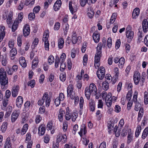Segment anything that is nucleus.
<instances>
[{
	"label": "nucleus",
	"instance_id": "obj_36",
	"mask_svg": "<svg viewBox=\"0 0 148 148\" xmlns=\"http://www.w3.org/2000/svg\"><path fill=\"white\" fill-rule=\"evenodd\" d=\"M17 53V50L15 48L12 49L10 51V56L11 57V59H13L14 58H12L15 56Z\"/></svg>",
	"mask_w": 148,
	"mask_h": 148
},
{
	"label": "nucleus",
	"instance_id": "obj_64",
	"mask_svg": "<svg viewBox=\"0 0 148 148\" xmlns=\"http://www.w3.org/2000/svg\"><path fill=\"white\" fill-rule=\"evenodd\" d=\"M114 109L115 112L117 113L120 112L121 111V108L118 105H116L115 106Z\"/></svg>",
	"mask_w": 148,
	"mask_h": 148
},
{
	"label": "nucleus",
	"instance_id": "obj_52",
	"mask_svg": "<svg viewBox=\"0 0 148 148\" xmlns=\"http://www.w3.org/2000/svg\"><path fill=\"white\" fill-rule=\"evenodd\" d=\"M31 139V134L29 132H28L26 135V139L25 142L26 143H27V142H29L30 141Z\"/></svg>",
	"mask_w": 148,
	"mask_h": 148
},
{
	"label": "nucleus",
	"instance_id": "obj_29",
	"mask_svg": "<svg viewBox=\"0 0 148 148\" xmlns=\"http://www.w3.org/2000/svg\"><path fill=\"white\" fill-rule=\"evenodd\" d=\"M49 36V32L47 30L44 32L42 38L43 42L49 41L48 39Z\"/></svg>",
	"mask_w": 148,
	"mask_h": 148
},
{
	"label": "nucleus",
	"instance_id": "obj_45",
	"mask_svg": "<svg viewBox=\"0 0 148 148\" xmlns=\"http://www.w3.org/2000/svg\"><path fill=\"white\" fill-rule=\"evenodd\" d=\"M73 86L72 84L69 85L67 88V94L71 93L74 92L73 91Z\"/></svg>",
	"mask_w": 148,
	"mask_h": 148
},
{
	"label": "nucleus",
	"instance_id": "obj_11",
	"mask_svg": "<svg viewBox=\"0 0 148 148\" xmlns=\"http://www.w3.org/2000/svg\"><path fill=\"white\" fill-rule=\"evenodd\" d=\"M19 89V86L16 85L14 86L12 90V95L13 97H15L18 95Z\"/></svg>",
	"mask_w": 148,
	"mask_h": 148
},
{
	"label": "nucleus",
	"instance_id": "obj_15",
	"mask_svg": "<svg viewBox=\"0 0 148 148\" xmlns=\"http://www.w3.org/2000/svg\"><path fill=\"white\" fill-rule=\"evenodd\" d=\"M38 134L40 135H43L46 131V126L44 125H40L38 128Z\"/></svg>",
	"mask_w": 148,
	"mask_h": 148
},
{
	"label": "nucleus",
	"instance_id": "obj_7",
	"mask_svg": "<svg viewBox=\"0 0 148 148\" xmlns=\"http://www.w3.org/2000/svg\"><path fill=\"white\" fill-rule=\"evenodd\" d=\"M112 97V94L111 92H108L106 97V104L108 107L110 108L112 105V101L111 99Z\"/></svg>",
	"mask_w": 148,
	"mask_h": 148
},
{
	"label": "nucleus",
	"instance_id": "obj_30",
	"mask_svg": "<svg viewBox=\"0 0 148 148\" xmlns=\"http://www.w3.org/2000/svg\"><path fill=\"white\" fill-rule=\"evenodd\" d=\"M38 63V59L37 57H35L33 60L32 63V68L34 69L37 67Z\"/></svg>",
	"mask_w": 148,
	"mask_h": 148
},
{
	"label": "nucleus",
	"instance_id": "obj_35",
	"mask_svg": "<svg viewBox=\"0 0 148 148\" xmlns=\"http://www.w3.org/2000/svg\"><path fill=\"white\" fill-rule=\"evenodd\" d=\"M28 125L27 124H25L23 127L21 132L22 135H24L27 132L28 129Z\"/></svg>",
	"mask_w": 148,
	"mask_h": 148
},
{
	"label": "nucleus",
	"instance_id": "obj_18",
	"mask_svg": "<svg viewBox=\"0 0 148 148\" xmlns=\"http://www.w3.org/2000/svg\"><path fill=\"white\" fill-rule=\"evenodd\" d=\"M83 132L84 135L86 134L87 133L86 127L84 124L81 126L80 131L78 132V134L81 137L82 136Z\"/></svg>",
	"mask_w": 148,
	"mask_h": 148
},
{
	"label": "nucleus",
	"instance_id": "obj_9",
	"mask_svg": "<svg viewBox=\"0 0 148 148\" xmlns=\"http://www.w3.org/2000/svg\"><path fill=\"white\" fill-rule=\"evenodd\" d=\"M20 113V110H15L14 111L11 115L12 122H14L18 118Z\"/></svg>",
	"mask_w": 148,
	"mask_h": 148
},
{
	"label": "nucleus",
	"instance_id": "obj_4",
	"mask_svg": "<svg viewBox=\"0 0 148 148\" xmlns=\"http://www.w3.org/2000/svg\"><path fill=\"white\" fill-rule=\"evenodd\" d=\"M0 82L2 89H5L7 86H5L8 83V79L6 77H0Z\"/></svg>",
	"mask_w": 148,
	"mask_h": 148
},
{
	"label": "nucleus",
	"instance_id": "obj_55",
	"mask_svg": "<svg viewBox=\"0 0 148 148\" xmlns=\"http://www.w3.org/2000/svg\"><path fill=\"white\" fill-rule=\"evenodd\" d=\"M54 58L52 55H50L48 58V62L50 64H51L54 62Z\"/></svg>",
	"mask_w": 148,
	"mask_h": 148
},
{
	"label": "nucleus",
	"instance_id": "obj_16",
	"mask_svg": "<svg viewBox=\"0 0 148 148\" xmlns=\"http://www.w3.org/2000/svg\"><path fill=\"white\" fill-rule=\"evenodd\" d=\"M5 29L4 26L3 25L0 26V42L3 40L5 35V32L4 31Z\"/></svg>",
	"mask_w": 148,
	"mask_h": 148
},
{
	"label": "nucleus",
	"instance_id": "obj_46",
	"mask_svg": "<svg viewBox=\"0 0 148 148\" xmlns=\"http://www.w3.org/2000/svg\"><path fill=\"white\" fill-rule=\"evenodd\" d=\"M114 78L116 79H118L119 75V69L118 67H115L114 69Z\"/></svg>",
	"mask_w": 148,
	"mask_h": 148
},
{
	"label": "nucleus",
	"instance_id": "obj_2",
	"mask_svg": "<svg viewBox=\"0 0 148 148\" xmlns=\"http://www.w3.org/2000/svg\"><path fill=\"white\" fill-rule=\"evenodd\" d=\"M102 44L101 43H99L97 47V52L95 54L94 61L100 62V58L102 56Z\"/></svg>",
	"mask_w": 148,
	"mask_h": 148
},
{
	"label": "nucleus",
	"instance_id": "obj_22",
	"mask_svg": "<svg viewBox=\"0 0 148 148\" xmlns=\"http://www.w3.org/2000/svg\"><path fill=\"white\" fill-rule=\"evenodd\" d=\"M140 14V10L138 8H136L134 10L132 16L134 19H136L138 16Z\"/></svg>",
	"mask_w": 148,
	"mask_h": 148
},
{
	"label": "nucleus",
	"instance_id": "obj_17",
	"mask_svg": "<svg viewBox=\"0 0 148 148\" xmlns=\"http://www.w3.org/2000/svg\"><path fill=\"white\" fill-rule=\"evenodd\" d=\"M23 103V97L21 96H18L16 100V104L19 108L21 107Z\"/></svg>",
	"mask_w": 148,
	"mask_h": 148
},
{
	"label": "nucleus",
	"instance_id": "obj_6",
	"mask_svg": "<svg viewBox=\"0 0 148 148\" xmlns=\"http://www.w3.org/2000/svg\"><path fill=\"white\" fill-rule=\"evenodd\" d=\"M42 99L44 102L45 101L46 106L48 107L49 106L51 100L50 98L49 97L48 93L47 92L45 93L43 95Z\"/></svg>",
	"mask_w": 148,
	"mask_h": 148
},
{
	"label": "nucleus",
	"instance_id": "obj_44",
	"mask_svg": "<svg viewBox=\"0 0 148 148\" xmlns=\"http://www.w3.org/2000/svg\"><path fill=\"white\" fill-rule=\"evenodd\" d=\"M109 84L108 82L104 81L102 83V87L105 90H107L109 88Z\"/></svg>",
	"mask_w": 148,
	"mask_h": 148
},
{
	"label": "nucleus",
	"instance_id": "obj_21",
	"mask_svg": "<svg viewBox=\"0 0 148 148\" xmlns=\"http://www.w3.org/2000/svg\"><path fill=\"white\" fill-rule=\"evenodd\" d=\"M71 111L69 110V108L68 107H67L65 115V119L67 121L70 120L71 117Z\"/></svg>",
	"mask_w": 148,
	"mask_h": 148
},
{
	"label": "nucleus",
	"instance_id": "obj_24",
	"mask_svg": "<svg viewBox=\"0 0 148 148\" xmlns=\"http://www.w3.org/2000/svg\"><path fill=\"white\" fill-rule=\"evenodd\" d=\"M58 46L60 49H62L64 46V39L61 37L58 38Z\"/></svg>",
	"mask_w": 148,
	"mask_h": 148
},
{
	"label": "nucleus",
	"instance_id": "obj_63",
	"mask_svg": "<svg viewBox=\"0 0 148 148\" xmlns=\"http://www.w3.org/2000/svg\"><path fill=\"white\" fill-rule=\"evenodd\" d=\"M53 125V123L52 121H50L48 122L47 125V130H51Z\"/></svg>",
	"mask_w": 148,
	"mask_h": 148
},
{
	"label": "nucleus",
	"instance_id": "obj_28",
	"mask_svg": "<svg viewBox=\"0 0 148 148\" xmlns=\"http://www.w3.org/2000/svg\"><path fill=\"white\" fill-rule=\"evenodd\" d=\"M125 64V59L124 57H122L120 58L119 62L118 67L120 69H122L124 66Z\"/></svg>",
	"mask_w": 148,
	"mask_h": 148
},
{
	"label": "nucleus",
	"instance_id": "obj_59",
	"mask_svg": "<svg viewBox=\"0 0 148 148\" xmlns=\"http://www.w3.org/2000/svg\"><path fill=\"white\" fill-rule=\"evenodd\" d=\"M60 63L61 64L60 69V71H63L66 68V63L64 62H61Z\"/></svg>",
	"mask_w": 148,
	"mask_h": 148
},
{
	"label": "nucleus",
	"instance_id": "obj_38",
	"mask_svg": "<svg viewBox=\"0 0 148 148\" xmlns=\"http://www.w3.org/2000/svg\"><path fill=\"white\" fill-rule=\"evenodd\" d=\"M19 22H18L17 20H15L13 25L12 30V31L14 32L17 29L18 27V25Z\"/></svg>",
	"mask_w": 148,
	"mask_h": 148
},
{
	"label": "nucleus",
	"instance_id": "obj_1",
	"mask_svg": "<svg viewBox=\"0 0 148 148\" xmlns=\"http://www.w3.org/2000/svg\"><path fill=\"white\" fill-rule=\"evenodd\" d=\"M97 92L96 86L93 83L90 84L89 86L86 87L85 89V95L88 99H90L91 94L95 95Z\"/></svg>",
	"mask_w": 148,
	"mask_h": 148
},
{
	"label": "nucleus",
	"instance_id": "obj_60",
	"mask_svg": "<svg viewBox=\"0 0 148 148\" xmlns=\"http://www.w3.org/2000/svg\"><path fill=\"white\" fill-rule=\"evenodd\" d=\"M35 18V13L33 12L30 13L28 15V18L30 20H32Z\"/></svg>",
	"mask_w": 148,
	"mask_h": 148
},
{
	"label": "nucleus",
	"instance_id": "obj_47",
	"mask_svg": "<svg viewBox=\"0 0 148 148\" xmlns=\"http://www.w3.org/2000/svg\"><path fill=\"white\" fill-rule=\"evenodd\" d=\"M141 109H143L141 108V104L139 102H136L135 106V110L136 111H138Z\"/></svg>",
	"mask_w": 148,
	"mask_h": 148
},
{
	"label": "nucleus",
	"instance_id": "obj_10",
	"mask_svg": "<svg viewBox=\"0 0 148 148\" xmlns=\"http://www.w3.org/2000/svg\"><path fill=\"white\" fill-rule=\"evenodd\" d=\"M81 38L80 36H77V34L75 32H73L71 37V40L73 44H75L77 42L80 41Z\"/></svg>",
	"mask_w": 148,
	"mask_h": 148
},
{
	"label": "nucleus",
	"instance_id": "obj_62",
	"mask_svg": "<svg viewBox=\"0 0 148 148\" xmlns=\"http://www.w3.org/2000/svg\"><path fill=\"white\" fill-rule=\"evenodd\" d=\"M40 7L39 6L37 5L35 7L33 10V13H38L40 10Z\"/></svg>",
	"mask_w": 148,
	"mask_h": 148
},
{
	"label": "nucleus",
	"instance_id": "obj_58",
	"mask_svg": "<svg viewBox=\"0 0 148 148\" xmlns=\"http://www.w3.org/2000/svg\"><path fill=\"white\" fill-rule=\"evenodd\" d=\"M68 123L67 122H64L63 123L62 129L64 132H65L67 130L68 128Z\"/></svg>",
	"mask_w": 148,
	"mask_h": 148
},
{
	"label": "nucleus",
	"instance_id": "obj_32",
	"mask_svg": "<svg viewBox=\"0 0 148 148\" xmlns=\"http://www.w3.org/2000/svg\"><path fill=\"white\" fill-rule=\"evenodd\" d=\"M30 105V103L29 101H27L24 104V108L23 111L25 113L29 109V107Z\"/></svg>",
	"mask_w": 148,
	"mask_h": 148
},
{
	"label": "nucleus",
	"instance_id": "obj_23",
	"mask_svg": "<svg viewBox=\"0 0 148 148\" xmlns=\"http://www.w3.org/2000/svg\"><path fill=\"white\" fill-rule=\"evenodd\" d=\"M142 26L144 32H146L148 30V22L146 19H145L143 21Z\"/></svg>",
	"mask_w": 148,
	"mask_h": 148
},
{
	"label": "nucleus",
	"instance_id": "obj_8",
	"mask_svg": "<svg viewBox=\"0 0 148 148\" xmlns=\"http://www.w3.org/2000/svg\"><path fill=\"white\" fill-rule=\"evenodd\" d=\"M140 79L141 77L140 73L138 72L135 73L133 75V80L135 84H138Z\"/></svg>",
	"mask_w": 148,
	"mask_h": 148
},
{
	"label": "nucleus",
	"instance_id": "obj_42",
	"mask_svg": "<svg viewBox=\"0 0 148 148\" xmlns=\"http://www.w3.org/2000/svg\"><path fill=\"white\" fill-rule=\"evenodd\" d=\"M35 0H25V5H30L31 6H33L34 4Z\"/></svg>",
	"mask_w": 148,
	"mask_h": 148
},
{
	"label": "nucleus",
	"instance_id": "obj_41",
	"mask_svg": "<svg viewBox=\"0 0 148 148\" xmlns=\"http://www.w3.org/2000/svg\"><path fill=\"white\" fill-rule=\"evenodd\" d=\"M6 77V73L3 68L0 69V77Z\"/></svg>",
	"mask_w": 148,
	"mask_h": 148
},
{
	"label": "nucleus",
	"instance_id": "obj_26",
	"mask_svg": "<svg viewBox=\"0 0 148 148\" xmlns=\"http://www.w3.org/2000/svg\"><path fill=\"white\" fill-rule=\"evenodd\" d=\"M19 62L21 65L23 67L25 68L27 66V63L25 58L21 57L19 59Z\"/></svg>",
	"mask_w": 148,
	"mask_h": 148
},
{
	"label": "nucleus",
	"instance_id": "obj_27",
	"mask_svg": "<svg viewBox=\"0 0 148 148\" xmlns=\"http://www.w3.org/2000/svg\"><path fill=\"white\" fill-rule=\"evenodd\" d=\"M4 148H12V144L10 137H8L7 138L4 145Z\"/></svg>",
	"mask_w": 148,
	"mask_h": 148
},
{
	"label": "nucleus",
	"instance_id": "obj_37",
	"mask_svg": "<svg viewBox=\"0 0 148 148\" xmlns=\"http://www.w3.org/2000/svg\"><path fill=\"white\" fill-rule=\"evenodd\" d=\"M22 35H19L18 36L17 38V42L18 45L19 47H21L22 42Z\"/></svg>",
	"mask_w": 148,
	"mask_h": 148
},
{
	"label": "nucleus",
	"instance_id": "obj_54",
	"mask_svg": "<svg viewBox=\"0 0 148 148\" xmlns=\"http://www.w3.org/2000/svg\"><path fill=\"white\" fill-rule=\"evenodd\" d=\"M105 73V69L104 68L103 66H101L98 70L97 73Z\"/></svg>",
	"mask_w": 148,
	"mask_h": 148
},
{
	"label": "nucleus",
	"instance_id": "obj_51",
	"mask_svg": "<svg viewBox=\"0 0 148 148\" xmlns=\"http://www.w3.org/2000/svg\"><path fill=\"white\" fill-rule=\"evenodd\" d=\"M66 58V55L64 53H63L61 56L60 58L59 59V61L60 62H64Z\"/></svg>",
	"mask_w": 148,
	"mask_h": 148
},
{
	"label": "nucleus",
	"instance_id": "obj_43",
	"mask_svg": "<svg viewBox=\"0 0 148 148\" xmlns=\"http://www.w3.org/2000/svg\"><path fill=\"white\" fill-rule=\"evenodd\" d=\"M148 134V127H146L144 130L143 133L142 138L143 139H145Z\"/></svg>",
	"mask_w": 148,
	"mask_h": 148
},
{
	"label": "nucleus",
	"instance_id": "obj_19",
	"mask_svg": "<svg viewBox=\"0 0 148 148\" xmlns=\"http://www.w3.org/2000/svg\"><path fill=\"white\" fill-rule=\"evenodd\" d=\"M133 134L132 133L131 130L130 129L128 130V132L127 136V143L129 144L133 140Z\"/></svg>",
	"mask_w": 148,
	"mask_h": 148
},
{
	"label": "nucleus",
	"instance_id": "obj_3",
	"mask_svg": "<svg viewBox=\"0 0 148 148\" xmlns=\"http://www.w3.org/2000/svg\"><path fill=\"white\" fill-rule=\"evenodd\" d=\"M57 142L58 143L61 142L62 143H64L67 141V136L65 134H58L57 137Z\"/></svg>",
	"mask_w": 148,
	"mask_h": 148
},
{
	"label": "nucleus",
	"instance_id": "obj_53",
	"mask_svg": "<svg viewBox=\"0 0 148 148\" xmlns=\"http://www.w3.org/2000/svg\"><path fill=\"white\" fill-rule=\"evenodd\" d=\"M78 116V114L76 112H73L71 114V119L73 122H75Z\"/></svg>",
	"mask_w": 148,
	"mask_h": 148
},
{
	"label": "nucleus",
	"instance_id": "obj_31",
	"mask_svg": "<svg viewBox=\"0 0 148 148\" xmlns=\"http://www.w3.org/2000/svg\"><path fill=\"white\" fill-rule=\"evenodd\" d=\"M69 9L71 13L72 14H73L74 13L77 11V10L76 7L75 8L74 7L73 8L72 5V2L71 1L69 2Z\"/></svg>",
	"mask_w": 148,
	"mask_h": 148
},
{
	"label": "nucleus",
	"instance_id": "obj_39",
	"mask_svg": "<svg viewBox=\"0 0 148 148\" xmlns=\"http://www.w3.org/2000/svg\"><path fill=\"white\" fill-rule=\"evenodd\" d=\"M7 127V123L6 122H4L1 126V131L3 132H5Z\"/></svg>",
	"mask_w": 148,
	"mask_h": 148
},
{
	"label": "nucleus",
	"instance_id": "obj_12",
	"mask_svg": "<svg viewBox=\"0 0 148 148\" xmlns=\"http://www.w3.org/2000/svg\"><path fill=\"white\" fill-rule=\"evenodd\" d=\"M30 29L29 25L28 24H26L24 26L23 32L24 36L26 37L28 36L30 33Z\"/></svg>",
	"mask_w": 148,
	"mask_h": 148
},
{
	"label": "nucleus",
	"instance_id": "obj_5",
	"mask_svg": "<svg viewBox=\"0 0 148 148\" xmlns=\"http://www.w3.org/2000/svg\"><path fill=\"white\" fill-rule=\"evenodd\" d=\"M134 34V32L131 30V27L130 25L128 26L126 30V37L129 39H131L133 37Z\"/></svg>",
	"mask_w": 148,
	"mask_h": 148
},
{
	"label": "nucleus",
	"instance_id": "obj_13",
	"mask_svg": "<svg viewBox=\"0 0 148 148\" xmlns=\"http://www.w3.org/2000/svg\"><path fill=\"white\" fill-rule=\"evenodd\" d=\"M87 15L90 18H92L93 17L94 15V12L93 8L92 6H89L88 7Z\"/></svg>",
	"mask_w": 148,
	"mask_h": 148
},
{
	"label": "nucleus",
	"instance_id": "obj_56",
	"mask_svg": "<svg viewBox=\"0 0 148 148\" xmlns=\"http://www.w3.org/2000/svg\"><path fill=\"white\" fill-rule=\"evenodd\" d=\"M63 29L64 34H66L69 29V25L68 23H65L64 25Z\"/></svg>",
	"mask_w": 148,
	"mask_h": 148
},
{
	"label": "nucleus",
	"instance_id": "obj_50",
	"mask_svg": "<svg viewBox=\"0 0 148 148\" xmlns=\"http://www.w3.org/2000/svg\"><path fill=\"white\" fill-rule=\"evenodd\" d=\"M144 102L146 105L148 103V93L146 91L144 92Z\"/></svg>",
	"mask_w": 148,
	"mask_h": 148
},
{
	"label": "nucleus",
	"instance_id": "obj_48",
	"mask_svg": "<svg viewBox=\"0 0 148 148\" xmlns=\"http://www.w3.org/2000/svg\"><path fill=\"white\" fill-rule=\"evenodd\" d=\"M143 109H140L139 111L138 115V120L139 121H140L141 120L143 115Z\"/></svg>",
	"mask_w": 148,
	"mask_h": 148
},
{
	"label": "nucleus",
	"instance_id": "obj_57",
	"mask_svg": "<svg viewBox=\"0 0 148 148\" xmlns=\"http://www.w3.org/2000/svg\"><path fill=\"white\" fill-rule=\"evenodd\" d=\"M88 56L86 55H84L83 57V65L84 66H86L87 65L88 61Z\"/></svg>",
	"mask_w": 148,
	"mask_h": 148
},
{
	"label": "nucleus",
	"instance_id": "obj_20",
	"mask_svg": "<svg viewBox=\"0 0 148 148\" xmlns=\"http://www.w3.org/2000/svg\"><path fill=\"white\" fill-rule=\"evenodd\" d=\"M61 4L62 2L61 0H58L56 1L53 6V8L55 11H57L59 9Z\"/></svg>",
	"mask_w": 148,
	"mask_h": 148
},
{
	"label": "nucleus",
	"instance_id": "obj_61",
	"mask_svg": "<svg viewBox=\"0 0 148 148\" xmlns=\"http://www.w3.org/2000/svg\"><path fill=\"white\" fill-rule=\"evenodd\" d=\"M44 42V48L45 50L49 51V41H46Z\"/></svg>",
	"mask_w": 148,
	"mask_h": 148
},
{
	"label": "nucleus",
	"instance_id": "obj_33",
	"mask_svg": "<svg viewBox=\"0 0 148 148\" xmlns=\"http://www.w3.org/2000/svg\"><path fill=\"white\" fill-rule=\"evenodd\" d=\"M12 12H10L7 17V23L8 24H10L12 23Z\"/></svg>",
	"mask_w": 148,
	"mask_h": 148
},
{
	"label": "nucleus",
	"instance_id": "obj_25",
	"mask_svg": "<svg viewBox=\"0 0 148 148\" xmlns=\"http://www.w3.org/2000/svg\"><path fill=\"white\" fill-rule=\"evenodd\" d=\"M89 107L90 110L93 112L95 110V104L94 101L92 99L89 101Z\"/></svg>",
	"mask_w": 148,
	"mask_h": 148
},
{
	"label": "nucleus",
	"instance_id": "obj_34",
	"mask_svg": "<svg viewBox=\"0 0 148 148\" xmlns=\"http://www.w3.org/2000/svg\"><path fill=\"white\" fill-rule=\"evenodd\" d=\"M64 113V112L61 109L59 110V113L58 114V118L59 121L60 122H62L63 120V115Z\"/></svg>",
	"mask_w": 148,
	"mask_h": 148
},
{
	"label": "nucleus",
	"instance_id": "obj_40",
	"mask_svg": "<svg viewBox=\"0 0 148 148\" xmlns=\"http://www.w3.org/2000/svg\"><path fill=\"white\" fill-rule=\"evenodd\" d=\"M141 130V127L140 125H138L136 128V129L135 132V137L137 138L138 137L140 133Z\"/></svg>",
	"mask_w": 148,
	"mask_h": 148
},
{
	"label": "nucleus",
	"instance_id": "obj_14",
	"mask_svg": "<svg viewBox=\"0 0 148 148\" xmlns=\"http://www.w3.org/2000/svg\"><path fill=\"white\" fill-rule=\"evenodd\" d=\"M92 38L95 43L98 42L100 39L99 33L98 31H95L93 34Z\"/></svg>",
	"mask_w": 148,
	"mask_h": 148
},
{
	"label": "nucleus",
	"instance_id": "obj_49",
	"mask_svg": "<svg viewBox=\"0 0 148 148\" xmlns=\"http://www.w3.org/2000/svg\"><path fill=\"white\" fill-rule=\"evenodd\" d=\"M66 74L64 73H61L60 75V78L61 81L64 82L66 79Z\"/></svg>",
	"mask_w": 148,
	"mask_h": 148
}]
</instances>
